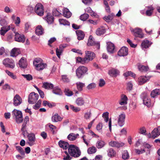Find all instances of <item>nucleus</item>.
<instances>
[{"label":"nucleus","instance_id":"nucleus-64","mask_svg":"<svg viewBox=\"0 0 160 160\" xmlns=\"http://www.w3.org/2000/svg\"><path fill=\"white\" fill-rule=\"evenodd\" d=\"M70 108L74 112H77L80 110V109L79 108L75 107L72 105L70 106Z\"/></svg>","mask_w":160,"mask_h":160},{"label":"nucleus","instance_id":"nucleus-47","mask_svg":"<svg viewBox=\"0 0 160 160\" xmlns=\"http://www.w3.org/2000/svg\"><path fill=\"white\" fill-rule=\"evenodd\" d=\"M49 127L50 128L51 131L52 132V134H54L56 133L57 131L56 130V127L53 125L49 123L48 124Z\"/></svg>","mask_w":160,"mask_h":160},{"label":"nucleus","instance_id":"nucleus-9","mask_svg":"<svg viewBox=\"0 0 160 160\" xmlns=\"http://www.w3.org/2000/svg\"><path fill=\"white\" fill-rule=\"evenodd\" d=\"M141 98L143 100V103L144 105L148 107H149L150 105V100L148 99L147 93H142L141 95Z\"/></svg>","mask_w":160,"mask_h":160},{"label":"nucleus","instance_id":"nucleus-33","mask_svg":"<svg viewBox=\"0 0 160 160\" xmlns=\"http://www.w3.org/2000/svg\"><path fill=\"white\" fill-rule=\"evenodd\" d=\"M119 72L118 70L112 69L109 71V74L112 76L116 77L119 74Z\"/></svg>","mask_w":160,"mask_h":160},{"label":"nucleus","instance_id":"nucleus-36","mask_svg":"<svg viewBox=\"0 0 160 160\" xmlns=\"http://www.w3.org/2000/svg\"><path fill=\"white\" fill-rule=\"evenodd\" d=\"M63 16L67 18H70L71 16V12L69 11V10L67 8H65L63 9Z\"/></svg>","mask_w":160,"mask_h":160},{"label":"nucleus","instance_id":"nucleus-42","mask_svg":"<svg viewBox=\"0 0 160 160\" xmlns=\"http://www.w3.org/2000/svg\"><path fill=\"white\" fill-rule=\"evenodd\" d=\"M114 16V14L113 13H112L109 15L105 16L103 18V19L107 22H109L112 20Z\"/></svg>","mask_w":160,"mask_h":160},{"label":"nucleus","instance_id":"nucleus-14","mask_svg":"<svg viewBox=\"0 0 160 160\" xmlns=\"http://www.w3.org/2000/svg\"><path fill=\"white\" fill-rule=\"evenodd\" d=\"M13 105L15 106L19 105L22 103V98L18 94H16L13 98Z\"/></svg>","mask_w":160,"mask_h":160},{"label":"nucleus","instance_id":"nucleus-52","mask_svg":"<svg viewBox=\"0 0 160 160\" xmlns=\"http://www.w3.org/2000/svg\"><path fill=\"white\" fill-rule=\"evenodd\" d=\"M146 130L144 127H142L140 128L138 133L140 134L145 135L146 134Z\"/></svg>","mask_w":160,"mask_h":160},{"label":"nucleus","instance_id":"nucleus-35","mask_svg":"<svg viewBox=\"0 0 160 160\" xmlns=\"http://www.w3.org/2000/svg\"><path fill=\"white\" fill-rule=\"evenodd\" d=\"M10 29V26H6L1 28L0 30V34L2 35H4Z\"/></svg>","mask_w":160,"mask_h":160},{"label":"nucleus","instance_id":"nucleus-25","mask_svg":"<svg viewBox=\"0 0 160 160\" xmlns=\"http://www.w3.org/2000/svg\"><path fill=\"white\" fill-rule=\"evenodd\" d=\"M79 136L78 133L75 134L73 133H71L68 135L67 138L70 141H73L75 140Z\"/></svg>","mask_w":160,"mask_h":160},{"label":"nucleus","instance_id":"nucleus-15","mask_svg":"<svg viewBox=\"0 0 160 160\" xmlns=\"http://www.w3.org/2000/svg\"><path fill=\"white\" fill-rule=\"evenodd\" d=\"M118 55L120 56H124L128 54V48L124 47H122L118 52Z\"/></svg>","mask_w":160,"mask_h":160},{"label":"nucleus","instance_id":"nucleus-37","mask_svg":"<svg viewBox=\"0 0 160 160\" xmlns=\"http://www.w3.org/2000/svg\"><path fill=\"white\" fill-rule=\"evenodd\" d=\"M138 67L139 70L142 72L147 71L148 69V66H145L140 64H138Z\"/></svg>","mask_w":160,"mask_h":160},{"label":"nucleus","instance_id":"nucleus-61","mask_svg":"<svg viewBox=\"0 0 160 160\" xmlns=\"http://www.w3.org/2000/svg\"><path fill=\"white\" fill-rule=\"evenodd\" d=\"M62 79L63 81L64 82H69L70 81V79L68 76L67 75H63L62 76Z\"/></svg>","mask_w":160,"mask_h":160},{"label":"nucleus","instance_id":"nucleus-31","mask_svg":"<svg viewBox=\"0 0 160 160\" xmlns=\"http://www.w3.org/2000/svg\"><path fill=\"white\" fill-rule=\"evenodd\" d=\"M105 142L102 140H98L96 143V147L100 149L103 147L105 145Z\"/></svg>","mask_w":160,"mask_h":160},{"label":"nucleus","instance_id":"nucleus-43","mask_svg":"<svg viewBox=\"0 0 160 160\" xmlns=\"http://www.w3.org/2000/svg\"><path fill=\"white\" fill-rule=\"evenodd\" d=\"M77 85V89L79 91H82V90L83 88L85 86V84L84 83L78 82L76 83Z\"/></svg>","mask_w":160,"mask_h":160},{"label":"nucleus","instance_id":"nucleus-5","mask_svg":"<svg viewBox=\"0 0 160 160\" xmlns=\"http://www.w3.org/2000/svg\"><path fill=\"white\" fill-rule=\"evenodd\" d=\"M2 63L6 67L13 68L15 67L14 61L11 59L7 58L3 60Z\"/></svg>","mask_w":160,"mask_h":160},{"label":"nucleus","instance_id":"nucleus-60","mask_svg":"<svg viewBox=\"0 0 160 160\" xmlns=\"http://www.w3.org/2000/svg\"><path fill=\"white\" fill-rule=\"evenodd\" d=\"M86 11L90 13L91 15L92 16H95L96 15V14L95 13L93 12L91 9V8L89 7L87 8L86 9Z\"/></svg>","mask_w":160,"mask_h":160},{"label":"nucleus","instance_id":"nucleus-62","mask_svg":"<svg viewBox=\"0 0 160 160\" xmlns=\"http://www.w3.org/2000/svg\"><path fill=\"white\" fill-rule=\"evenodd\" d=\"M41 102V100H39L38 102L34 106L33 108L36 110L38 109L40 107Z\"/></svg>","mask_w":160,"mask_h":160},{"label":"nucleus","instance_id":"nucleus-24","mask_svg":"<svg viewBox=\"0 0 160 160\" xmlns=\"http://www.w3.org/2000/svg\"><path fill=\"white\" fill-rule=\"evenodd\" d=\"M58 145L60 147L64 149H66L69 148V145L68 142L62 140H60L58 142Z\"/></svg>","mask_w":160,"mask_h":160},{"label":"nucleus","instance_id":"nucleus-57","mask_svg":"<svg viewBox=\"0 0 160 160\" xmlns=\"http://www.w3.org/2000/svg\"><path fill=\"white\" fill-rule=\"evenodd\" d=\"M22 75L28 81H31L32 79V77L30 74H22Z\"/></svg>","mask_w":160,"mask_h":160},{"label":"nucleus","instance_id":"nucleus-3","mask_svg":"<svg viewBox=\"0 0 160 160\" xmlns=\"http://www.w3.org/2000/svg\"><path fill=\"white\" fill-rule=\"evenodd\" d=\"M88 68L84 66H79L76 71V76L78 78H82L88 71Z\"/></svg>","mask_w":160,"mask_h":160},{"label":"nucleus","instance_id":"nucleus-1","mask_svg":"<svg viewBox=\"0 0 160 160\" xmlns=\"http://www.w3.org/2000/svg\"><path fill=\"white\" fill-rule=\"evenodd\" d=\"M68 152L71 156L75 158L78 157L81 155V152L78 148L73 145L69 146Z\"/></svg>","mask_w":160,"mask_h":160},{"label":"nucleus","instance_id":"nucleus-10","mask_svg":"<svg viewBox=\"0 0 160 160\" xmlns=\"http://www.w3.org/2000/svg\"><path fill=\"white\" fill-rule=\"evenodd\" d=\"M28 141L27 143L30 146H32L35 144L36 140L35 135L33 133H29L28 135Z\"/></svg>","mask_w":160,"mask_h":160},{"label":"nucleus","instance_id":"nucleus-19","mask_svg":"<svg viewBox=\"0 0 160 160\" xmlns=\"http://www.w3.org/2000/svg\"><path fill=\"white\" fill-rule=\"evenodd\" d=\"M106 30L103 27H101L97 29L96 31V34L97 36H100L103 35L106 32Z\"/></svg>","mask_w":160,"mask_h":160},{"label":"nucleus","instance_id":"nucleus-40","mask_svg":"<svg viewBox=\"0 0 160 160\" xmlns=\"http://www.w3.org/2000/svg\"><path fill=\"white\" fill-rule=\"evenodd\" d=\"M27 123L23 122V124L22 126V128L21 129V131L22 132V134L25 136L27 134L28 132L26 130V124Z\"/></svg>","mask_w":160,"mask_h":160},{"label":"nucleus","instance_id":"nucleus-39","mask_svg":"<svg viewBox=\"0 0 160 160\" xmlns=\"http://www.w3.org/2000/svg\"><path fill=\"white\" fill-rule=\"evenodd\" d=\"M45 19L48 24L52 23L54 20L53 17L48 13L46 16Z\"/></svg>","mask_w":160,"mask_h":160},{"label":"nucleus","instance_id":"nucleus-22","mask_svg":"<svg viewBox=\"0 0 160 160\" xmlns=\"http://www.w3.org/2000/svg\"><path fill=\"white\" fill-rule=\"evenodd\" d=\"M19 65L21 68H26L27 64L26 61V59L23 57H22L19 61Z\"/></svg>","mask_w":160,"mask_h":160},{"label":"nucleus","instance_id":"nucleus-34","mask_svg":"<svg viewBox=\"0 0 160 160\" xmlns=\"http://www.w3.org/2000/svg\"><path fill=\"white\" fill-rule=\"evenodd\" d=\"M42 87L46 89H51L53 88V85L51 83L47 82H43Z\"/></svg>","mask_w":160,"mask_h":160},{"label":"nucleus","instance_id":"nucleus-7","mask_svg":"<svg viewBox=\"0 0 160 160\" xmlns=\"http://www.w3.org/2000/svg\"><path fill=\"white\" fill-rule=\"evenodd\" d=\"M87 44L89 46H95L96 48L98 49L100 48V43L98 42H95L93 39V37L91 35L89 37Z\"/></svg>","mask_w":160,"mask_h":160},{"label":"nucleus","instance_id":"nucleus-51","mask_svg":"<svg viewBox=\"0 0 160 160\" xmlns=\"http://www.w3.org/2000/svg\"><path fill=\"white\" fill-rule=\"evenodd\" d=\"M109 113L106 112L103 113L102 117L104 118V120L106 122H107L109 120Z\"/></svg>","mask_w":160,"mask_h":160},{"label":"nucleus","instance_id":"nucleus-38","mask_svg":"<svg viewBox=\"0 0 160 160\" xmlns=\"http://www.w3.org/2000/svg\"><path fill=\"white\" fill-rule=\"evenodd\" d=\"M146 7L148 9V10L146 11V14L148 16H150L152 15L153 11L154 10V8L152 6H148Z\"/></svg>","mask_w":160,"mask_h":160},{"label":"nucleus","instance_id":"nucleus-8","mask_svg":"<svg viewBox=\"0 0 160 160\" xmlns=\"http://www.w3.org/2000/svg\"><path fill=\"white\" fill-rule=\"evenodd\" d=\"M15 33L14 39L16 41L22 43L24 42L25 38L23 34H20L17 32Z\"/></svg>","mask_w":160,"mask_h":160},{"label":"nucleus","instance_id":"nucleus-23","mask_svg":"<svg viewBox=\"0 0 160 160\" xmlns=\"http://www.w3.org/2000/svg\"><path fill=\"white\" fill-rule=\"evenodd\" d=\"M62 119V118L61 117L58 113L55 114L52 118V121L54 122L61 121Z\"/></svg>","mask_w":160,"mask_h":160},{"label":"nucleus","instance_id":"nucleus-58","mask_svg":"<svg viewBox=\"0 0 160 160\" xmlns=\"http://www.w3.org/2000/svg\"><path fill=\"white\" fill-rule=\"evenodd\" d=\"M90 61V60L85 56L84 58H82L81 64H85L88 63Z\"/></svg>","mask_w":160,"mask_h":160},{"label":"nucleus","instance_id":"nucleus-17","mask_svg":"<svg viewBox=\"0 0 160 160\" xmlns=\"http://www.w3.org/2000/svg\"><path fill=\"white\" fill-rule=\"evenodd\" d=\"M128 98L126 95L122 94L121 96L120 100L119 101V103L121 105H124L127 104Z\"/></svg>","mask_w":160,"mask_h":160},{"label":"nucleus","instance_id":"nucleus-27","mask_svg":"<svg viewBox=\"0 0 160 160\" xmlns=\"http://www.w3.org/2000/svg\"><path fill=\"white\" fill-rule=\"evenodd\" d=\"M47 64L43 63L42 62L36 65L35 66L36 69L38 71L42 70L43 69L47 67Z\"/></svg>","mask_w":160,"mask_h":160},{"label":"nucleus","instance_id":"nucleus-12","mask_svg":"<svg viewBox=\"0 0 160 160\" xmlns=\"http://www.w3.org/2000/svg\"><path fill=\"white\" fill-rule=\"evenodd\" d=\"M125 115L124 114H120L118 117V123L120 127H122L124 124Z\"/></svg>","mask_w":160,"mask_h":160},{"label":"nucleus","instance_id":"nucleus-46","mask_svg":"<svg viewBox=\"0 0 160 160\" xmlns=\"http://www.w3.org/2000/svg\"><path fill=\"white\" fill-rule=\"evenodd\" d=\"M129 156L127 150L124 151L122 153V158L123 159L126 160L129 158Z\"/></svg>","mask_w":160,"mask_h":160},{"label":"nucleus","instance_id":"nucleus-26","mask_svg":"<svg viewBox=\"0 0 160 160\" xmlns=\"http://www.w3.org/2000/svg\"><path fill=\"white\" fill-rule=\"evenodd\" d=\"M20 53L19 49L14 48L12 49L10 52V56L12 57H15Z\"/></svg>","mask_w":160,"mask_h":160},{"label":"nucleus","instance_id":"nucleus-29","mask_svg":"<svg viewBox=\"0 0 160 160\" xmlns=\"http://www.w3.org/2000/svg\"><path fill=\"white\" fill-rule=\"evenodd\" d=\"M76 33L78 40H82L84 38L85 34L83 32L80 30H78L76 31Z\"/></svg>","mask_w":160,"mask_h":160},{"label":"nucleus","instance_id":"nucleus-63","mask_svg":"<svg viewBox=\"0 0 160 160\" xmlns=\"http://www.w3.org/2000/svg\"><path fill=\"white\" fill-rule=\"evenodd\" d=\"M53 15L55 16H58L60 15L61 13L56 9H54L52 11Z\"/></svg>","mask_w":160,"mask_h":160},{"label":"nucleus","instance_id":"nucleus-28","mask_svg":"<svg viewBox=\"0 0 160 160\" xmlns=\"http://www.w3.org/2000/svg\"><path fill=\"white\" fill-rule=\"evenodd\" d=\"M36 34L38 35H42L44 33V30L41 25H38L36 28L35 30Z\"/></svg>","mask_w":160,"mask_h":160},{"label":"nucleus","instance_id":"nucleus-21","mask_svg":"<svg viewBox=\"0 0 160 160\" xmlns=\"http://www.w3.org/2000/svg\"><path fill=\"white\" fill-rule=\"evenodd\" d=\"M85 54V56L90 61L92 60L95 57V54L91 51H86Z\"/></svg>","mask_w":160,"mask_h":160},{"label":"nucleus","instance_id":"nucleus-18","mask_svg":"<svg viewBox=\"0 0 160 160\" xmlns=\"http://www.w3.org/2000/svg\"><path fill=\"white\" fill-rule=\"evenodd\" d=\"M89 101L88 100H84L83 98L82 97L78 98L76 101V103L78 106H82L84 105L86 103H88Z\"/></svg>","mask_w":160,"mask_h":160},{"label":"nucleus","instance_id":"nucleus-4","mask_svg":"<svg viewBox=\"0 0 160 160\" xmlns=\"http://www.w3.org/2000/svg\"><path fill=\"white\" fill-rule=\"evenodd\" d=\"M44 8L43 5L40 3H37L34 8V11L38 16H41L43 15Z\"/></svg>","mask_w":160,"mask_h":160},{"label":"nucleus","instance_id":"nucleus-59","mask_svg":"<svg viewBox=\"0 0 160 160\" xmlns=\"http://www.w3.org/2000/svg\"><path fill=\"white\" fill-rule=\"evenodd\" d=\"M16 149L22 155H24L25 154L23 150L20 146H17L16 147Z\"/></svg>","mask_w":160,"mask_h":160},{"label":"nucleus","instance_id":"nucleus-50","mask_svg":"<svg viewBox=\"0 0 160 160\" xmlns=\"http://www.w3.org/2000/svg\"><path fill=\"white\" fill-rule=\"evenodd\" d=\"M5 72L7 74L11 77L12 78L15 79L17 78L16 76L14 75L13 73L9 71L8 70H5Z\"/></svg>","mask_w":160,"mask_h":160},{"label":"nucleus","instance_id":"nucleus-16","mask_svg":"<svg viewBox=\"0 0 160 160\" xmlns=\"http://www.w3.org/2000/svg\"><path fill=\"white\" fill-rule=\"evenodd\" d=\"M109 145L112 147L118 148L124 146V143L121 142H119L117 141H112L109 142Z\"/></svg>","mask_w":160,"mask_h":160},{"label":"nucleus","instance_id":"nucleus-49","mask_svg":"<svg viewBox=\"0 0 160 160\" xmlns=\"http://www.w3.org/2000/svg\"><path fill=\"white\" fill-rule=\"evenodd\" d=\"M52 92L54 93L57 95L60 94L61 93L60 89L58 87L54 88L53 89Z\"/></svg>","mask_w":160,"mask_h":160},{"label":"nucleus","instance_id":"nucleus-56","mask_svg":"<svg viewBox=\"0 0 160 160\" xmlns=\"http://www.w3.org/2000/svg\"><path fill=\"white\" fill-rule=\"evenodd\" d=\"M64 92L65 94L68 96H71L73 94L72 92L68 89H65Z\"/></svg>","mask_w":160,"mask_h":160},{"label":"nucleus","instance_id":"nucleus-55","mask_svg":"<svg viewBox=\"0 0 160 160\" xmlns=\"http://www.w3.org/2000/svg\"><path fill=\"white\" fill-rule=\"evenodd\" d=\"M42 60L40 58H36L35 59L33 62V64L34 66H35L36 65H38L40 63H42Z\"/></svg>","mask_w":160,"mask_h":160},{"label":"nucleus","instance_id":"nucleus-30","mask_svg":"<svg viewBox=\"0 0 160 160\" xmlns=\"http://www.w3.org/2000/svg\"><path fill=\"white\" fill-rule=\"evenodd\" d=\"M148 80V78L146 77L142 76L139 77L138 79V84L142 85Z\"/></svg>","mask_w":160,"mask_h":160},{"label":"nucleus","instance_id":"nucleus-41","mask_svg":"<svg viewBox=\"0 0 160 160\" xmlns=\"http://www.w3.org/2000/svg\"><path fill=\"white\" fill-rule=\"evenodd\" d=\"M150 45V42L148 40L144 41L142 42L141 44L142 47L143 48H148Z\"/></svg>","mask_w":160,"mask_h":160},{"label":"nucleus","instance_id":"nucleus-20","mask_svg":"<svg viewBox=\"0 0 160 160\" xmlns=\"http://www.w3.org/2000/svg\"><path fill=\"white\" fill-rule=\"evenodd\" d=\"M152 137L155 138L160 135V126L155 128L152 132Z\"/></svg>","mask_w":160,"mask_h":160},{"label":"nucleus","instance_id":"nucleus-45","mask_svg":"<svg viewBox=\"0 0 160 160\" xmlns=\"http://www.w3.org/2000/svg\"><path fill=\"white\" fill-rule=\"evenodd\" d=\"M97 151V149L95 147L92 146L89 148L88 150V153L89 154H92L95 153Z\"/></svg>","mask_w":160,"mask_h":160},{"label":"nucleus","instance_id":"nucleus-2","mask_svg":"<svg viewBox=\"0 0 160 160\" xmlns=\"http://www.w3.org/2000/svg\"><path fill=\"white\" fill-rule=\"evenodd\" d=\"M12 115L13 117L15 118L17 123H19L22 122V115L21 111L14 109L12 112Z\"/></svg>","mask_w":160,"mask_h":160},{"label":"nucleus","instance_id":"nucleus-48","mask_svg":"<svg viewBox=\"0 0 160 160\" xmlns=\"http://www.w3.org/2000/svg\"><path fill=\"white\" fill-rule=\"evenodd\" d=\"M60 24L64 25H69L70 23L69 22L66 20L62 19H59V20Z\"/></svg>","mask_w":160,"mask_h":160},{"label":"nucleus","instance_id":"nucleus-44","mask_svg":"<svg viewBox=\"0 0 160 160\" xmlns=\"http://www.w3.org/2000/svg\"><path fill=\"white\" fill-rule=\"evenodd\" d=\"M116 154V152L112 148L109 149L108 151V156L110 157H114Z\"/></svg>","mask_w":160,"mask_h":160},{"label":"nucleus","instance_id":"nucleus-53","mask_svg":"<svg viewBox=\"0 0 160 160\" xmlns=\"http://www.w3.org/2000/svg\"><path fill=\"white\" fill-rule=\"evenodd\" d=\"M124 76L125 77H127L128 76H131L133 78H135L136 75L131 71H128L126 72L123 74Z\"/></svg>","mask_w":160,"mask_h":160},{"label":"nucleus","instance_id":"nucleus-11","mask_svg":"<svg viewBox=\"0 0 160 160\" xmlns=\"http://www.w3.org/2000/svg\"><path fill=\"white\" fill-rule=\"evenodd\" d=\"M107 49L108 52L112 54L115 52V46L114 44L110 42H107Z\"/></svg>","mask_w":160,"mask_h":160},{"label":"nucleus","instance_id":"nucleus-6","mask_svg":"<svg viewBox=\"0 0 160 160\" xmlns=\"http://www.w3.org/2000/svg\"><path fill=\"white\" fill-rule=\"evenodd\" d=\"M39 98V95L34 92L31 93L29 95L28 102L30 104H33L38 100Z\"/></svg>","mask_w":160,"mask_h":160},{"label":"nucleus","instance_id":"nucleus-13","mask_svg":"<svg viewBox=\"0 0 160 160\" xmlns=\"http://www.w3.org/2000/svg\"><path fill=\"white\" fill-rule=\"evenodd\" d=\"M134 33V36L137 37L142 38L143 37L142 30L139 28H136L132 31Z\"/></svg>","mask_w":160,"mask_h":160},{"label":"nucleus","instance_id":"nucleus-54","mask_svg":"<svg viewBox=\"0 0 160 160\" xmlns=\"http://www.w3.org/2000/svg\"><path fill=\"white\" fill-rule=\"evenodd\" d=\"M89 17V15L86 13H84L80 17V19L83 21H85Z\"/></svg>","mask_w":160,"mask_h":160},{"label":"nucleus","instance_id":"nucleus-32","mask_svg":"<svg viewBox=\"0 0 160 160\" xmlns=\"http://www.w3.org/2000/svg\"><path fill=\"white\" fill-rule=\"evenodd\" d=\"M159 95H160V89H156L153 90L151 93V96L153 98H154Z\"/></svg>","mask_w":160,"mask_h":160}]
</instances>
